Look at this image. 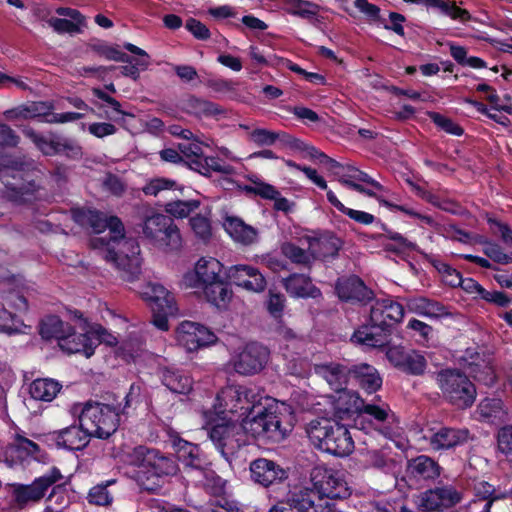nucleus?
<instances>
[{"label": "nucleus", "mask_w": 512, "mask_h": 512, "mask_svg": "<svg viewBox=\"0 0 512 512\" xmlns=\"http://www.w3.org/2000/svg\"><path fill=\"white\" fill-rule=\"evenodd\" d=\"M407 306L410 311L428 317H437L443 313V306L424 297L408 299Z\"/></svg>", "instance_id": "nucleus-45"}, {"label": "nucleus", "mask_w": 512, "mask_h": 512, "mask_svg": "<svg viewBox=\"0 0 512 512\" xmlns=\"http://www.w3.org/2000/svg\"><path fill=\"white\" fill-rule=\"evenodd\" d=\"M283 135L287 134L284 132H274L263 128H257L249 133V139L258 146H270L277 140H281L286 143L287 138L283 137Z\"/></svg>", "instance_id": "nucleus-51"}, {"label": "nucleus", "mask_w": 512, "mask_h": 512, "mask_svg": "<svg viewBox=\"0 0 512 512\" xmlns=\"http://www.w3.org/2000/svg\"><path fill=\"white\" fill-rule=\"evenodd\" d=\"M208 302L221 308L225 307L232 297V291L224 279L200 287Z\"/></svg>", "instance_id": "nucleus-39"}, {"label": "nucleus", "mask_w": 512, "mask_h": 512, "mask_svg": "<svg viewBox=\"0 0 512 512\" xmlns=\"http://www.w3.org/2000/svg\"><path fill=\"white\" fill-rule=\"evenodd\" d=\"M61 388V384L53 379L40 378L30 384L29 393L35 400L50 402L56 397Z\"/></svg>", "instance_id": "nucleus-37"}, {"label": "nucleus", "mask_w": 512, "mask_h": 512, "mask_svg": "<svg viewBox=\"0 0 512 512\" xmlns=\"http://www.w3.org/2000/svg\"><path fill=\"white\" fill-rule=\"evenodd\" d=\"M289 6V13L302 18H311L318 13L319 6L305 0H284Z\"/></svg>", "instance_id": "nucleus-53"}, {"label": "nucleus", "mask_w": 512, "mask_h": 512, "mask_svg": "<svg viewBox=\"0 0 512 512\" xmlns=\"http://www.w3.org/2000/svg\"><path fill=\"white\" fill-rule=\"evenodd\" d=\"M70 332L71 326L55 315L45 317L40 324V335L47 340L56 339L60 343Z\"/></svg>", "instance_id": "nucleus-38"}, {"label": "nucleus", "mask_w": 512, "mask_h": 512, "mask_svg": "<svg viewBox=\"0 0 512 512\" xmlns=\"http://www.w3.org/2000/svg\"><path fill=\"white\" fill-rule=\"evenodd\" d=\"M311 481L316 489L313 490L314 493L329 503L330 499H341L350 495L346 481L333 469L315 467L311 471Z\"/></svg>", "instance_id": "nucleus-14"}, {"label": "nucleus", "mask_w": 512, "mask_h": 512, "mask_svg": "<svg viewBox=\"0 0 512 512\" xmlns=\"http://www.w3.org/2000/svg\"><path fill=\"white\" fill-rule=\"evenodd\" d=\"M470 438L468 429H455L443 427L437 432H434L429 437V443L432 449L442 450L450 449L457 445L466 443Z\"/></svg>", "instance_id": "nucleus-28"}, {"label": "nucleus", "mask_w": 512, "mask_h": 512, "mask_svg": "<svg viewBox=\"0 0 512 512\" xmlns=\"http://www.w3.org/2000/svg\"><path fill=\"white\" fill-rule=\"evenodd\" d=\"M208 435L217 450L227 461H230L240 447L248 443L242 422L227 421L217 423L209 429Z\"/></svg>", "instance_id": "nucleus-11"}, {"label": "nucleus", "mask_w": 512, "mask_h": 512, "mask_svg": "<svg viewBox=\"0 0 512 512\" xmlns=\"http://www.w3.org/2000/svg\"><path fill=\"white\" fill-rule=\"evenodd\" d=\"M395 421V415L388 405L366 404L364 402V407L355 419V424L367 433L376 431L384 437L390 438L394 434L393 425Z\"/></svg>", "instance_id": "nucleus-12"}, {"label": "nucleus", "mask_w": 512, "mask_h": 512, "mask_svg": "<svg viewBox=\"0 0 512 512\" xmlns=\"http://www.w3.org/2000/svg\"><path fill=\"white\" fill-rule=\"evenodd\" d=\"M229 276L235 285L247 291L261 293L266 289L267 281L264 275L255 267L238 264L229 270Z\"/></svg>", "instance_id": "nucleus-21"}, {"label": "nucleus", "mask_w": 512, "mask_h": 512, "mask_svg": "<svg viewBox=\"0 0 512 512\" xmlns=\"http://www.w3.org/2000/svg\"><path fill=\"white\" fill-rule=\"evenodd\" d=\"M441 467L432 458L420 455L408 463V472L417 480H433L440 475Z\"/></svg>", "instance_id": "nucleus-34"}, {"label": "nucleus", "mask_w": 512, "mask_h": 512, "mask_svg": "<svg viewBox=\"0 0 512 512\" xmlns=\"http://www.w3.org/2000/svg\"><path fill=\"white\" fill-rule=\"evenodd\" d=\"M162 382L173 393L187 394L192 389L191 378L180 370H164Z\"/></svg>", "instance_id": "nucleus-41"}, {"label": "nucleus", "mask_w": 512, "mask_h": 512, "mask_svg": "<svg viewBox=\"0 0 512 512\" xmlns=\"http://www.w3.org/2000/svg\"><path fill=\"white\" fill-rule=\"evenodd\" d=\"M282 285L286 292L295 298H318L321 291L311 281L310 277L304 274H291L282 279Z\"/></svg>", "instance_id": "nucleus-29"}, {"label": "nucleus", "mask_w": 512, "mask_h": 512, "mask_svg": "<svg viewBox=\"0 0 512 512\" xmlns=\"http://www.w3.org/2000/svg\"><path fill=\"white\" fill-rule=\"evenodd\" d=\"M332 398L334 416L340 420L348 419L360 414L364 407V400L354 391L346 388L336 391Z\"/></svg>", "instance_id": "nucleus-23"}, {"label": "nucleus", "mask_w": 512, "mask_h": 512, "mask_svg": "<svg viewBox=\"0 0 512 512\" xmlns=\"http://www.w3.org/2000/svg\"><path fill=\"white\" fill-rule=\"evenodd\" d=\"M139 397L140 386L132 384L122 401H118L115 395H108L104 401L78 403L74 410L79 411V422L88 433L99 439H108L117 431L121 417L131 415L136 409Z\"/></svg>", "instance_id": "nucleus-2"}, {"label": "nucleus", "mask_w": 512, "mask_h": 512, "mask_svg": "<svg viewBox=\"0 0 512 512\" xmlns=\"http://www.w3.org/2000/svg\"><path fill=\"white\" fill-rule=\"evenodd\" d=\"M314 370L334 392L345 388L351 373V367L335 362L316 365Z\"/></svg>", "instance_id": "nucleus-27"}, {"label": "nucleus", "mask_w": 512, "mask_h": 512, "mask_svg": "<svg viewBox=\"0 0 512 512\" xmlns=\"http://www.w3.org/2000/svg\"><path fill=\"white\" fill-rule=\"evenodd\" d=\"M429 117L438 127L443 129L447 133L458 136L463 133V129L460 126L454 123L451 119L437 112H430Z\"/></svg>", "instance_id": "nucleus-64"}, {"label": "nucleus", "mask_w": 512, "mask_h": 512, "mask_svg": "<svg viewBox=\"0 0 512 512\" xmlns=\"http://www.w3.org/2000/svg\"><path fill=\"white\" fill-rule=\"evenodd\" d=\"M285 296L279 292L269 290L266 302L268 312L275 318H281L285 308Z\"/></svg>", "instance_id": "nucleus-62"}, {"label": "nucleus", "mask_w": 512, "mask_h": 512, "mask_svg": "<svg viewBox=\"0 0 512 512\" xmlns=\"http://www.w3.org/2000/svg\"><path fill=\"white\" fill-rule=\"evenodd\" d=\"M223 227L235 242L244 246L252 245L258 240V230L238 217H226Z\"/></svg>", "instance_id": "nucleus-30"}, {"label": "nucleus", "mask_w": 512, "mask_h": 512, "mask_svg": "<svg viewBox=\"0 0 512 512\" xmlns=\"http://www.w3.org/2000/svg\"><path fill=\"white\" fill-rule=\"evenodd\" d=\"M146 469L151 470L156 476L162 477L175 475L179 467L173 456L166 455L157 449H152Z\"/></svg>", "instance_id": "nucleus-35"}, {"label": "nucleus", "mask_w": 512, "mask_h": 512, "mask_svg": "<svg viewBox=\"0 0 512 512\" xmlns=\"http://www.w3.org/2000/svg\"><path fill=\"white\" fill-rule=\"evenodd\" d=\"M462 499L461 493L452 485H441L426 491L422 497V506L431 512L450 508Z\"/></svg>", "instance_id": "nucleus-22"}, {"label": "nucleus", "mask_w": 512, "mask_h": 512, "mask_svg": "<svg viewBox=\"0 0 512 512\" xmlns=\"http://www.w3.org/2000/svg\"><path fill=\"white\" fill-rule=\"evenodd\" d=\"M144 300L149 302L152 310L176 313L174 296L161 284L147 283L140 291Z\"/></svg>", "instance_id": "nucleus-24"}, {"label": "nucleus", "mask_w": 512, "mask_h": 512, "mask_svg": "<svg viewBox=\"0 0 512 512\" xmlns=\"http://www.w3.org/2000/svg\"><path fill=\"white\" fill-rule=\"evenodd\" d=\"M186 108L197 117H218L225 114V110L220 105L196 96H190L187 99Z\"/></svg>", "instance_id": "nucleus-40"}, {"label": "nucleus", "mask_w": 512, "mask_h": 512, "mask_svg": "<svg viewBox=\"0 0 512 512\" xmlns=\"http://www.w3.org/2000/svg\"><path fill=\"white\" fill-rule=\"evenodd\" d=\"M176 186L177 184L173 180L166 178H155L144 186L143 192L146 195L157 196L160 192L164 190L175 189Z\"/></svg>", "instance_id": "nucleus-61"}, {"label": "nucleus", "mask_w": 512, "mask_h": 512, "mask_svg": "<svg viewBox=\"0 0 512 512\" xmlns=\"http://www.w3.org/2000/svg\"><path fill=\"white\" fill-rule=\"evenodd\" d=\"M63 479V475L56 467H52L44 475L35 478L30 484L13 483L9 485V496L11 504L24 509L39 503L52 489L49 497L54 494L56 483Z\"/></svg>", "instance_id": "nucleus-6"}, {"label": "nucleus", "mask_w": 512, "mask_h": 512, "mask_svg": "<svg viewBox=\"0 0 512 512\" xmlns=\"http://www.w3.org/2000/svg\"><path fill=\"white\" fill-rule=\"evenodd\" d=\"M264 402L259 404L253 413L242 419V425L247 437L262 438L272 442L282 441L287 433L286 428L281 425V416L276 403L270 398L264 397Z\"/></svg>", "instance_id": "nucleus-5"}, {"label": "nucleus", "mask_w": 512, "mask_h": 512, "mask_svg": "<svg viewBox=\"0 0 512 512\" xmlns=\"http://www.w3.org/2000/svg\"><path fill=\"white\" fill-rule=\"evenodd\" d=\"M263 398L254 388L245 386H229L217 395V400L224 407L221 413L237 415L239 418L249 417L256 408H259Z\"/></svg>", "instance_id": "nucleus-10"}, {"label": "nucleus", "mask_w": 512, "mask_h": 512, "mask_svg": "<svg viewBox=\"0 0 512 512\" xmlns=\"http://www.w3.org/2000/svg\"><path fill=\"white\" fill-rule=\"evenodd\" d=\"M426 367L427 361L425 357L416 350L408 349V354L399 370L409 375L419 376L424 374Z\"/></svg>", "instance_id": "nucleus-47"}, {"label": "nucleus", "mask_w": 512, "mask_h": 512, "mask_svg": "<svg viewBox=\"0 0 512 512\" xmlns=\"http://www.w3.org/2000/svg\"><path fill=\"white\" fill-rule=\"evenodd\" d=\"M115 483V480H108L105 483L93 486L87 496L90 504L98 506H109L113 502V494L108 487Z\"/></svg>", "instance_id": "nucleus-49"}, {"label": "nucleus", "mask_w": 512, "mask_h": 512, "mask_svg": "<svg viewBox=\"0 0 512 512\" xmlns=\"http://www.w3.org/2000/svg\"><path fill=\"white\" fill-rule=\"evenodd\" d=\"M308 244L315 260L337 256L342 246V241L333 233L328 232L321 234L319 237L310 238Z\"/></svg>", "instance_id": "nucleus-32"}, {"label": "nucleus", "mask_w": 512, "mask_h": 512, "mask_svg": "<svg viewBox=\"0 0 512 512\" xmlns=\"http://www.w3.org/2000/svg\"><path fill=\"white\" fill-rule=\"evenodd\" d=\"M311 443L324 452L335 456H347L354 449V442L345 425L328 418L312 420L306 427Z\"/></svg>", "instance_id": "nucleus-3"}, {"label": "nucleus", "mask_w": 512, "mask_h": 512, "mask_svg": "<svg viewBox=\"0 0 512 512\" xmlns=\"http://www.w3.org/2000/svg\"><path fill=\"white\" fill-rule=\"evenodd\" d=\"M59 346L68 353H82L87 358L94 354L97 342L91 336V330L82 334H75L71 327L69 335L65 336Z\"/></svg>", "instance_id": "nucleus-33"}, {"label": "nucleus", "mask_w": 512, "mask_h": 512, "mask_svg": "<svg viewBox=\"0 0 512 512\" xmlns=\"http://www.w3.org/2000/svg\"><path fill=\"white\" fill-rule=\"evenodd\" d=\"M351 341L372 348L384 347L386 344L385 337L369 332L366 326L356 330L351 337Z\"/></svg>", "instance_id": "nucleus-50"}, {"label": "nucleus", "mask_w": 512, "mask_h": 512, "mask_svg": "<svg viewBox=\"0 0 512 512\" xmlns=\"http://www.w3.org/2000/svg\"><path fill=\"white\" fill-rule=\"evenodd\" d=\"M269 512H330V503L310 488H299L286 500L278 501Z\"/></svg>", "instance_id": "nucleus-13"}, {"label": "nucleus", "mask_w": 512, "mask_h": 512, "mask_svg": "<svg viewBox=\"0 0 512 512\" xmlns=\"http://www.w3.org/2000/svg\"><path fill=\"white\" fill-rule=\"evenodd\" d=\"M436 381L443 397L458 408L473 405L476 399V387L469 377L459 369H444L437 373Z\"/></svg>", "instance_id": "nucleus-8"}, {"label": "nucleus", "mask_w": 512, "mask_h": 512, "mask_svg": "<svg viewBox=\"0 0 512 512\" xmlns=\"http://www.w3.org/2000/svg\"><path fill=\"white\" fill-rule=\"evenodd\" d=\"M142 232L146 238L160 247L177 250L182 245L179 228L168 215L154 211L145 214Z\"/></svg>", "instance_id": "nucleus-9"}, {"label": "nucleus", "mask_w": 512, "mask_h": 512, "mask_svg": "<svg viewBox=\"0 0 512 512\" xmlns=\"http://www.w3.org/2000/svg\"><path fill=\"white\" fill-rule=\"evenodd\" d=\"M199 203L197 201H173L166 204V212L178 217H187L192 211L198 208Z\"/></svg>", "instance_id": "nucleus-56"}, {"label": "nucleus", "mask_w": 512, "mask_h": 512, "mask_svg": "<svg viewBox=\"0 0 512 512\" xmlns=\"http://www.w3.org/2000/svg\"><path fill=\"white\" fill-rule=\"evenodd\" d=\"M475 243L483 245V253L493 262L501 265L512 263V253L504 252L503 248L496 242L484 236H477Z\"/></svg>", "instance_id": "nucleus-44"}, {"label": "nucleus", "mask_w": 512, "mask_h": 512, "mask_svg": "<svg viewBox=\"0 0 512 512\" xmlns=\"http://www.w3.org/2000/svg\"><path fill=\"white\" fill-rule=\"evenodd\" d=\"M251 479L265 488L283 483L288 478L287 471L276 462L258 458L249 466Z\"/></svg>", "instance_id": "nucleus-17"}, {"label": "nucleus", "mask_w": 512, "mask_h": 512, "mask_svg": "<svg viewBox=\"0 0 512 512\" xmlns=\"http://www.w3.org/2000/svg\"><path fill=\"white\" fill-rule=\"evenodd\" d=\"M453 279H448V284L456 287L461 286L462 289L470 294H476L478 297L481 294L483 287L474 279L466 278L463 279L461 274L458 271H452Z\"/></svg>", "instance_id": "nucleus-58"}, {"label": "nucleus", "mask_w": 512, "mask_h": 512, "mask_svg": "<svg viewBox=\"0 0 512 512\" xmlns=\"http://www.w3.org/2000/svg\"><path fill=\"white\" fill-rule=\"evenodd\" d=\"M0 180L6 188L7 197L17 203L36 200L44 190L42 172L28 164L0 169Z\"/></svg>", "instance_id": "nucleus-4"}, {"label": "nucleus", "mask_w": 512, "mask_h": 512, "mask_svg": "<svg viewBox=\"0 0 512 512\" xmlns=\"http://www.w3.org/2000/svg\"><path fill=\"white\" fill-rule=\"evenodd\" d=\"M366 462L377 469H391L394 466V460L387 448L368 450Z\"/></svg>", "instance_id": "nucleus-52"}, {"label": "nucleus", "mask_w": 512, "mask_h": 512, "mask_svg": "<svg viewBox=\"0 0 512 512\" xmlns=\"http://www.w3.org/2000/svg\"><path fill=\"white\" fill-rule=\"evenodd\" d=\"M177 459L183 465L184 472L197 484L208 486L210 481L217 485V490L222 489L221 478L210 469V463L201 452L200 448L183 439L174 441Z\"/></svg>", "instance_id": "nucleus-7"}, {"label": "nucleus", "mask_w": 512, "mask_h": 512, "mask_svg": "<svg viewBox=\"0 0 512 512\" xmlns=\"http://www.w3.org/2000/svg\"><path fill=\"white\" fill-rule=\"evenodd\" d=\"M27 105L31 119L43 118L42 121L44 122L45 119H48L53 115V110L55 108L53 102L50 101L28 102Z\"/></svg>", "instance_id": "nucleus-59"}, {"label": "nucleus", "mask_w": 512, "mask_h": 512, "mask_svg": "<svg viewBox=\"0 0 512 512\" xmlns=\"http://www.w3.org/2000/svg\"><path fill=\"white\" fill-rule=\"evenodd\" d=\"M222 269L223 265L217 259L213 257H202L197 261L194 269L197 281L195 284L189 283V285L199 288L221 280L223 279Z\"/></svg>", "instance_id": "nucleus-31"}, {"label": "nucleus", "mask_w": 512, "mask_h": 512, "mask_svg": "<svg viewBox=\"0 0 512 512\" xmlns=\"http://www.w3.org/2000/svg\"><path fill=\"white\" fill-rule=\"evenodd\" d=\"M40 447L24 434L16 433L12 443L6 450V456L13 463H23L30 459H39Z\"/></svg>", "instance_id": "nucleus-26"}, {"label": "nucleus", "mask_w": 512, "mask_h": 512, "mask_svg": "<svg viewBox=\"0 0 512 512\" xmlns=\"http://www.w3.org/2000/svg\"><path fill=\"white\" fill-rule=\"evenodd\" d=\"M190 226L195 235L203 242H207L211 235V224L208 218L196 215L190 219Z\"/></svg>", "instance_id": "nucleus-57"}, {"label": "nucleus", "mask_w": 512, "mask_h": 512, "mask_svg": "<svg viewBox=\"0 0 512 512\" xmlns=\"http://www.w3.org/2000/svg\"><path fill=\"white\" fill-rule=\"evenodd\" d=\"M338 297L345 302L366 304L374 298V293L358 276L339 279L335 286Z\"/></svg>", "instance_id": "nucleus-20"}, {"label": "nucleus", "mask_w": 512, "mask_h": 512, "mask_svg": "<svg viewBox=\"0 0 512 512\" xmlns=\"http://www.w3.org/2000/svg\"><path fill=\"white\" fill-rule=\"evenodd\" d=\"M152 448L139 445L127 453V461L130 465L146 468Z\"/></svg>", "instance_id": "nucleus-60"}, {"label": "nucleus", "mask_w": 512, "mask_h": 512, "mask_svg": "<svg viewBox=\"0 0 512 512\" xmlns=\"http://www.w3.org/2000/svg\"><path fill=\"white\" fill-rule=\"evenodd\" d=\"M269 352L261 344L249 343L238 355L234 368L243 375L258 373L268 361Z\"/></svg>", "instance_id": "nucleus-19"}, {"label": "nucleus", "mask_w": 512, "mask_h": 512, "mask_svg": "<svg viewBox=\"0 0 512 512\" xmlns=\"http://www.w3.org/2000/svg\"><path fill=\"white\" fill-rule=\"evenodd\" d=\"M251 184L246 185L244 190L247 193L258 195L264 199L271 200L279 195V191L272 185L258 179L250 178Z\"/></svg>", "instance_id": "nucleus-55"}, {"label": "nucleus", "mask_w": 512, "mask_h": 512, "mask_svg": "<svg viewBox=\"0 0 512 512\" xmlns=\"http://www.w3.org/2000/svg\"><path fill=\"white\" fill-rule=\"evenodd\" d=\"M73 219L83 227H89L96 234L109 230V236H98L91 240L95 249L102 250V257L115 264L125 281H133L140 274V259L138 254L140 247L134 240L124 241L123 246L129 250V254L117 253L115 244H119L124 238V225L116 216H108L103 212L91 209L73 210Z\"/></svg>", "instance_id": "nucleus-1"}, {"label": "nucleus", "mask_w": 512, "mask_h": 512, "mask_svg": "<svg viewBox=\"0 0 512 512\" xmlns=\"http://www.w3.org/2000/svg\"><path fill=\"white\" fill-rule=\"evenodd\" d=\"M404 316V308L391 298L377 299L370 308L369 323L371 327L386 331Z\"/></svg>", "instance_id": "nucleus-16"}, {"label": "nucleus", "mask_w": 512, "mask_h": 512, "mask_svg": "<svg viewBox=\"0 0 512 512\" xmlns=\"http://www.w3.org/2000/svg\"><path fill=\"white\" fill-rule=\"evenodd\" d=\"M21 325L17 316L8 311L4 303H0V332L14 334L20 331Z\"/></svg>", "instance_id": "nucleus-54"}, {"label": "nucleus", "mask_w": 512, "mask_h": 512, "mask_svg": "<svg viewBox=\"0 0 512 512\" xmlns=\"http://www.w3.org/2000/svg\"><path fill=\"white\" fill-rule=\"evenodd\" d=\"M179 345L193 352L216 341L215 334L207 327L192 321H183L176 330Z\"/></svg>", "instance_id": "nucleus-15"}, {"label": "nucleus", "mask_w": 512, "mask_h": 512, "mask_svg": "<svg viewBox=\"0 0 512 512\" xmlns=\"http://www.w3.org/2000/svg\"><path fill=\"white\" fill-rule=\"evenodd\" d=\"M498 450L507 458H512V425L505 426L497 434Z\"/></svg>", "instance_id": "nucleus-63"}, {"label": "nucleus", "mask_w": 512, "mask_h": 512, "mask_svg": "<svg viewBox=\"0 0 512 512\" xmlns=\"http://www.w3.org/2000/svg\"><path fill=\"white\" fill-rule=\"evenodd\" d=\"M280 249L282 254L295 264L310 267L314 261L312 251L309 248L305 250L292 242H284Z\"/></svg>", "instance_id": "nucleus-46"}, {"label": "nucleus", "mask_w": 512, "mask_h": 512, "mask_svg": "<svg viewBox=\"0 0 512 512\" xmlns=\"http://www.w3.org/2000/svg\"><path fill=\"white\" fill-rule=\"evenodd\" d=\"M479 417L486 421L494 422L495 420H503L506 411L503 402L498 398H486L480 402L477 408Z\"/></svg>", "instance_id": "nucleus-43"}, {"label": "nucleus", "mask_w": 512, "mask_h": 512, "mask_svg": "<svg viewBox=\"0 0 512 512\" xmlns=\"http://www.w3.org/2000/svg\"><path fill=\"white\" fill-rule=\"evenodd\" d=\"M475 505L483 502L482 512H490L493 502L505 499L506 493L497 491L491 484L482 481L475 486Z\"/></svg>", "instance_id": "nucleus-42"}, {"label": "nucleus", "mask_w": 512, "mask_h": 512, "mask_svg": "<svg viewBox=\"0 0 512 512\" xmlns=\"http://www.w3.org/2000/svg\"><path fill=\"white\" fill-rule=\"evenodd\" d=\"M350 375L355 377L359 385L369 393L375 392L382 383L377 370L368 364L352 366Z\"/></svg>", "instance_id": "nucleus-36"}, {"label": "nucleus", "mask_w": 512, "mask_h": 512, "mask_svg": "<svg viewBox=\"0 0 512 512\" xmlns=\"http://www.w3.org/2000/svg\"><path fill=\"white\" fill-rule=\"evenodd\" d=\"M23 134L29 138L38 149H40L45 155H53L58 153H66L73 155H80L81 149L79 146L74 144L72 141L57 136L47 138L37 133L31 127H24L22 130Z\"/></svg>", "instance_id": "nucleus-18"}, {"label": "nucleus", "mask_w": 512, "mask_h": 512, "mask_svg": "<svg viewBox=\"0 0 512 512\" xmlns=\"http://www.w3.org/2000/svg\"><path fill=\"white\" fill-rule=\"evenodd\" d=\"M92 434L88 433L79 422L53 433V439L58 447L68 450H81L85 448Z\"/></svg>", "instance_id": "nucleus-25"}, {"label": "nucleus", "mask_w": 512, "mask_h": 512, "mask_svg": "<svg viewBox=\"0 0 512 512\" xmlns=\"http://www.w3.org/2000/svg\"><path fill=\"white\" fill-rule=\"evenodd\" d=\"M200 173L208 175L210 172H217L224 175H232L234 167L225 163L218 157H204L201 160L194 161Z\"/></svg>", "instance_id": "nucleus-48"}]
</instances>
